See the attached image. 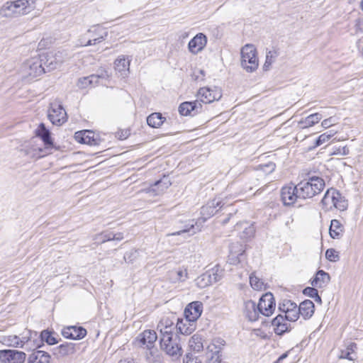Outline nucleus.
<instances>
[{
	"mask_svg": "<svg viewBox=\"0 0 363 363\" xmlns=\"http://www.w3.org/2000/svg\"><path fill=\"white\" fill-rule=\"evenodd\" d=\"M279 310L284 313V316L281 314L278 315L273 319L272 324L274 327V333L277 335H282L291 329V323L289 322H295L299 317L298 306L296 303L290 300H284L279 304Z\"/></svg>",
	"mask_w": 363,
	"mask_h": 363,
	"instance_id": "f257e3e1",
	"label": "nucleus"
},
{
	"mask_svg": "<svg viewBox=\"0 0 363 363\" xmlns=\"http://www.w3.org/2000/svg\"><path fill=\"white\" fill-rule=\"evenodd\" d=\"M221 202L214 199L206 205L203 206L201 209V217L198 220L197 222L194 223V220H191L186 226V228L182 230L172 233V235H179L186 233H191V235H194L196 231L200 230V225L203 223L208 218L213 216L217 212L216 208L220 206Z\"/></svg>",
	"mask_w": 363,
	"mask_h": 363,
	"instance_id": "f03ea898",
	"label": "nucleus"
},
{
	"mask_svg": "<svg viewBox=\"0 0 363 363\" xmlns=\"http://www.w3.org/2000/svg\"><path fill=\"white\" fill-rule=\"evenodd\" d=\"M324 180L319 177H312L298 184L299 197L302 200L311 199L319 194L325 187Z\"/></svg>",
	"mask_w": 363,
	"mask_h": 363,
	"instance_id": "7ed1b4c3",
	"label": "nucleus"
},
{
	"mask_svg": "<svg viewBox=\"0 0 363 363\" xmlns=\"http://www.w3.org/2000/svg\"><path fill=\"white\" fill-rule=\"evenodd\" d=\"M45 72L43 66V60L38 57H33L25 61L19 69L21 77L30 82Z\"/></svg>",
	"mask_w": 363,
	"mask_h": 363,
	"instance_id": "20e7f679",
	"label": "nucleus"
},
{
	"mask_svg": "<svg viewBox=\"0 0 363 363\" xmlns=\"http://www.w3.org/2000/svg\"><path fill=\"white\" fill-rule=\"evenodd\" d=\"M161 349L173 359H178L183 354V350L178 335L160 338Z\"/></svg>",
	"mask_w": 363,
	"mask_h": 363,
	"instance_id": "39448f33",
	"label": "nucleus"
},
{
	"mask_svg": "<svg viewBox=\"0 0 363 363\" xmlns=\"http://www.w3.org/2000/svg\"><path fill=\"white\" fill-rule=\"evenodd\" d=\"M241 65L247 72H253L257 69V50L253 45L247 44L242 48Z\"/></svg>",
	"mask_w": 363,
	"mask_h": 363,
	"instance_id": "423d86ee",
	"label": "nucleus"
},
{
	"mask_svg": "<svg viewBox=\"0 0 363 363\" xmlns=\"http://www.w3.org/2000/svg\"><path fill=\"white\" fill-rule=\"evenodd\" d=\"M298 184L283 186L281 190V199L284 206H291L296 202L301 201L299 197Z\"/></svg>",
	"mask_w": 363,
	"mask_h": 363,
	"instance_id": "0eeeda50",
	"label": "nucleus"
},
{
	"mask_svg": "<svg viewBox=\"0 0 363 363\" xmlns=\"http://www.w3.org/2000/svg\"><path fill=\"white\" fill-rule=\"evenodd\" d=\"M26 359L24 352L16 350H0V362L1 363H23Z\"/></svg>",
	"mask_w": 363,
	"mask_h": 363,
	"instance_id": "6e6552de",
	"label": "nucleus"
},
{
	"mask_svg": "<svg viewBox=\"0 0 363 363\" xmlns=\"http://www.w3.org/2000/svg\"><path fill=\"white\" fill-rule=\"evenodd\" d=\"M48 118L52 124L60 125L67 121V113L62 105L54 102L50 104Z\"/></svg>",
	"mask_w": 363,
	"mask_h": 363,
	"instance_id": "1a4fd4ad",
	"label": "nucleus"
},
{
	"mask_svg": "<svg viewBox=\"0 0 363 363\" xmlns=\"http://www.w3.org/2000/svg\"><path fill=\"white\" fill-rule=\"evenodd\" d=\"M200 102L210 104L218 101L222 97L221 89L218 87H202L198 91Z\"/></svg>",
	"mask_w": 363,
	"mask_h": 363,
	"instance_id": "9d476101",
	"label": "nucleus"
},
{
	"mask_svg": "<svg viewBox=\"0 0 363 363\" xmlns=\"http://www.w3.org/2000/svg\"><path fill=\"white\" fill-rule=\"evenodd\" d=\"M257 309L263 315L269 316L272 315L275 309V302L272 293H266L260 298Z\"/></svg>",
	"mask_w": 363,
	"mask_h": 363,
	"instance_id": "9b49d317",
	"label": "nucleus"
},
{
	"mask_svg": "<svg viewBox=\"0 0 363 363\" xmlns=\"http://www.w3.org/2000/svg\"><path fill=\"white\" fill-rule=\"evenodd\" d=\"M171 184L172 182L169 178L167 176H164L161 179L155 182L154 184L151 185L145 191L147 194H149L150 196H160L163 194Z\"/></svg>",
	"mask_w": 363,
	"mask_h": 363,
	"instance_id": "f8f14e48",
	"label": "nucleus"
},
{
	"mask_svg": "<svg viewBox=\"0 0 363 363\" xmlns=\"http://www.w3.org/2000/svg\"><path fill=\"white\" fill-rule=\"evenodd\" d=\"M176 326L172 320L168 317L162 318L157 325V330L160 333V338H164L175 335L174 333Z\"/></svg>",
	"mask_w": 363,
	"mask_h": 363,
	"instance_id": "ddd939ff",
	"label": "nucleus"
},
{
	"mask_svg": "<svg viewBox=\"0 0 363 363\" xmlns=\"http://www.w3.org/2000/svg\"><path fill=\"white\" fill-rule=\"evenodd\" d=\"M202 109V105L199 101H185L179 106V112L182 116H194Z\"/></svg>",
	"mask_w": 363,
	"mask_h": 363,
	"instance_id": "4468645a",
	"label": "nucleus"
},
{
	"mask_svg": "<svg viewBox=\"0 0 363 363\" xmlns=\"http://www.w3.org/2000/svg\"><path fill=\"white\" fill-rule=\"evenodd\" d=\"M107 32L99 26H94L87 30L89 39L85 45H95L101 42L107 36Z\"/></svg>",
	"mask_w": 363,
	"mask_h": 363,
	"instance_id": "2eb2a0df",
	"label": "nucleus"
},
{
	"mask_svg": "<svg viewBox=\"0 0 363 363\" xmlns=\"http://www.w3.org/2000/svg\"><path fill=\"white\" fill-rule=\"evenodd\" d=\"M37 0H15L13 1L16 7L18 16L29 14L35 10Z\"/></svg>",
	"mask_w": 363,
	"mask_h": 363,
	"instance_id": "dca6fc26",
	"label": "nucleus"
},
{
	"mask_svg": "<svg viewBox=\"0 0 363 363\" xmlns=\"http://www.w3.org/2000/svg\"><path fill=\"white\" fill-rule=\"evenodd\" d=\"M157 339V335L155 331L145 330L138 336L136 341L140 346H145L147 349H150L151 347H155L154 344Z\"/></svg>",
	"mask_w": 363,
	"mask_h": 363,
	"instance_id": "f3484780",
	"label": "nucleus"
},
{
	"mask_svg": "<svg viewBox=\"0 0 363 363\" xmlns=\"http://www.w3.org/2000/svg\"><path fill=\"white\" fill-rule=\"evenodd\" d=\"M203 304L200 301H194L188 304L184 310V315L186 318L196 321L201 315Z\"/></svg>",
	"mask_w": 363,
	"mask_h": 363,
	"instance_id": "a211bd4d",
	"label": "nucleus"
},
{
	"mask_svg": "<svg viewBox=\"0 0 363 363\" xmlns=\"http://www.w3.org/2000/svg\"><path fill=\"white\" fill-rule=\"evenodd\" d=\"M64 337L72 340L82 339L86 335V330L82 327L69 326L62 331Z\"/></svg>",
	"mask_w": 363,
	"mask_h": 363,
	"instance_id": "6ab92c4d",
	"label": "nucleus"
},
{
	"mask_svg": "<svg viewBox=\"0 0 363 363\" xmlns=\"http://www.w3.org/2000/svg\"><path fill=\"white\" fill-rule=\"evenodd\" d=\"M207 43L206 37L203 33L196 35L189 43V51L196 54L201 51Z\"/></svg>",
	"mask_w": 363,
	"mask_h": 363,
	"instance_id": "aec40b11",
	"label": "nucleus"
},
{
	"mask_svg": "<svg viewBox=\"0 0 363 363\" xmlns=\"http://www.w3.org/2000/svg\"><path fill=\"white\" fill-rule=\"evenodd\" d=\"M18 14L13 1H7L0 7V18H18Z\"/></svg>",
	"mask_w": 363,
	"mask_h": 363,
	"instance_id": "412c9836",
	"label": "nucleus"
},
{
	"mask_svg": "<svg viewBox=\"0 0 363 363\" xmlns=\"http://www.w3.org/2000/svg\"><path fill=\"white\" fill-rule=\"evenodd\" d=\"M176 328L179 332L185 335L191 334L196 329V321L185 317L184 320H178Z\"/></svg>",
	"mask_w": 363,
	"mask_h": 363,
	"instance_id": "4be33fe9",
	"label": "nucleus"
},
{
	"mask_svg": "<svg viewBox=\"0 0 363 363\" xmlns=\"http://www.w3.org/2000/svg\"><path fill=\"white\" fill-rule=\"evenodd\" d=\"M74 138L76 140L80 143L88 144L90 145H97V141L94 138V133L85 130L75 133Z\"/></svg>",
	"mask_w": 363,
	"mask_h": 363,
	"instance_id": "5701e85b",
	"label": "nucleus"
},
{
	"mask_svg": "<svg viewBox=\"0 0 363 363\" xmlns=\"http://www.w3.org/2000/svg\"><path fill=\"white\" fill-rule=\"evenodd\" d=\"M130 59L124 55L119 56L114 62V68L123 77L126 76L129 72Z\"/></svg>",
	"mask_w": 363,
	"mask_h": 363,
	"instance_id": "b1692460",
	"label": "nucleus"
},
{
	"mask_svg": "<svg viewBox=\"0 0 363 363\" xmlns=\"http://www.w3.org/2000/svg\"><path fill=\"white\" fill-rule=\"evenodd\" d=\"M76 352L74 343L65 342L54 348L53 354L57 357L73 354Z\"/></svg>",
	"mask_w": 363,
	"mask_h": 363,
	"instance_id": "393cba45",
	"label": "nucleus"
},
{
	"mask_svg": "<svg viewBox=\"0 0 363 363\" xmlns=\"http://www.w3.org/2000/svg\"><path fill=\"white\" fill-rule=\"evenodd\" d=\"M28 341L26 337L20 338L16 335L4 336L3 337V344L7 347L15 348H23L26 342Z\"/></svg>",
	"mask_w": 363,
	"mask_h": 363,
	"instance_id": "a878e982",
	"label": "nucleus"
},
{
	"mask_svg": "<svg viewBox=\"0 0 363 363\" xmlns=\"http://www.w3.org/2000/svg\"><path fill=\"white\" fill-rule=\"evenodd\" d=\"M225 345V340L222 338H215L212 342L207 346L206 355L207 357L211 356H221L220 354L222 347Z\"/></svg>",
	"mask_w": 363,
	"mask_h": 363,
	"instance_id": "bb28decb",
	"label": "nucleus"
},
{
	"mask_svg": "<svg viewBox=\"0 0 363 363\" xmlns=\"http://www.w3.org/2000/svg\"><path fill=\"white\" fill-rule=\"evenodd\" d=\"M50 355L44 351L37 350L31 353L28 358V363H50Z\"/></svg>",
	"mask_w": 363,
	"mask_h": 363,
	"instance_id": "cd10ccee",
	"label": "nucleus"
},
{
	"mask_svg": "<svg viewBox=\"0 0 363 363\" xmlns=\"http://www.w3.org/2000/svg\"><path fill=\"white\" fill-rule=\"evenodd\" d=\"M260 312L257 309V306L252 301H248L245 303V315L250 321H256Z\"/></svg>",
	"mask_w": 363,
	"mask_h": 363,
	"instance_id": "c85d7f7f",
	"label": "nucleus"
},
{
	"mask_svg": "<svg viewBox=\"0 0 363 363\" xmlns=\"http://www.w3.org/2000/svg\"><path fill=\"white\" fill-rule=\"evenodd\" d=\"M298 308L300 310L298 315H301L305 320H306L309 319L313 315L315 306L311 300H306L300 303Z\"/></svg>",
	"mask_w": 363,
	"mask_h": 363,
	"instance_id": "c756f323",
	"label": "nucleus"
},
{
	"mask_svg": "<svg viewBox=\"0 0 363 363\" xmlns=\"http://www.w3.org/2000/svg\"><path fill=\"white\" fill-rule=\"evenodd\" d=\"M357 349V345L354 342H348L345 345V348L341 350L339 357L340 359H347L353 361L357 359L355 351Z\"/></svg>",
	"mask_w": 363,
	"mask_h": 363,
	"instance_id": "7c9ffc66",
	"label": "nucleus"
},
{
	"mask_svg": "<svg viewBox=\"0 0 363 363\" xmlns=\"http://www.w3.org/2000/svg\"><path fill=\"white\" fill-rule=\"evenodd\" d=\"M330 281V275L323 270H319L316 273L315 278L311 281V285L322 288L325 286Z\"/></svg>",
	"mask_w": 363,
	"mask_h": 363,
	"instance_id": "2f4dec72",
	"label": "nucleus"
},
{
	"mask_svg": "<svg viewBox=\"0 0 363 363\" xmlns=\"http://www.w3.org/2000/svg\"><path fill=\"white\" fill-rule=\"evenodd\" d=\"M36 135L40 137L44 143L45 145L53 147V143L50 137V133L43 123H40L35 130Z\"/></svg>",
	"mask_w": 363,
	"mask_h": 363,
	"instance_id": "473e14b6",
	"label": "nucleus"
},
{
	"mask_svg": "<svg viewBox=\"0 0 363 363\" xmlns=\"http://www.w3.org/2000/svg\"><path fill=\"white\" fill-rule=\"evenodd\" d=\"M322 115L319 113H313L306 118L301 119L298 122V125L301 128L311 127L318 123L322 119Z\"/></svg>",
	"mask_w": 363,
	"mask_h": 363,
	"instance_id": "72a5a7b5",
	"label": "nucleus"
},
{
	"mask_svg": "<svg viewBox=\"0 0 363 363\" xmlns=\"http://www.w3.org/2000/svg\"><path fill=\"white\" fill-rule=\"evenodd\" d=\"M57 55L54 56L52 53L43 55L38 57L40 60H43V64L46 66V67L50 70L55 69L57 65L62 62V60L57 59Z\"/></svg>",
	"mask_w": 363,
	"mask_h": 363,
	"instance_id": "f704fd0d",
	"label": "nucleus"
},
{
	"mask_svg": "<svg viewBox=\"0 0 363 363\" xmlns=\"http://www.w3.org/2000/svg\"><path fill=\"white\" fill-rule=\"evenodd\" d=\"M52 148L53 147H48V145H45L43 148L32 147L27 151V154L34 159H39L50 154Z\"/></svg>",
	"mask_w": 363,
	"mask_h": 363,
	"instance_id": "c9c22d12",
	"label": "nucleus"
},
{
	"mask_svg": "<svg viewBox=\"0 0 363 363\" xmlns=\"http://www.w3.org/2000/svg\"><path fill=\"white\" fill-rule=\"evenodd\" d=\"M335 196H339V192L333 189H328L325 194L321 203L328 209H331L333 201L336 199Z\"/></svg>",
	"mask_w": 363,
	"mask_h": 363,
	"instance_id": "e433bc0d",
	"label": "nucleus"
},
{
	"mask_svg": "<svg viewBox=\"0 0 363 363\" xmlns=\"http://www.w3.org/2000/svg\"><path fill=\"white\" fill-rule=\"evenodd\" d=\"M243 228L242 238L247 239L252 237L255 234V228L252 225L249 224L247 222L238 223L235 225V230H239L240 228Z\"/></svg>",
	"mask_w": 363,
	"mask_h": 363,
	"instance_id": "4c0bfd02",
	"label": "nucleus"
},
{
	"mask_svg": "<svg viewBox=\"0 0 363 363\" xmlns=\"http://www.w3.org/2000/svg\"><path fill=\"white\" fill-rule=\"evenodd\" d=\"M162 355L157 347L147 349L146 359L148 363H162Z\"/></svg>",
	"mask_w": 363,
	"mask_h": 363,
	"instance_id": "58836bf2",
	"label": "nucleus"
},
{
	"mask_svg": "<svg viewBox=\"0 0 363 363\" xmlns=\"http://www.w3.org/2000/svg\"><path fill=\"white\" fill-rule=\"evenodd\" d=\"M343 232V226L338 220H332L329 228L330 236L333 239H339Z\"/></svg>",
	"mask_w": 363,
	"mask_h": 363,
	"instance_id": "ea45409f",
	"label": "nucleus"
},
{
	"mask_svg": "<svg viewBox=\"0 0 363 363\" xmlns=\"http://www.w3.org/2000/svg\"><path fill=\"white\" fill-rule=\"evenodd\" d=\"M165 121L160 113H153L147 118V124L155 128H160Z\"/></svg>",
	"mask_w": 363,
	"mask_h": 363,
	"instance_id": "a19ab883",
	"label": "nucleus"
},
{
	"mask_svg": "<svg viewBox=\"0 0 363 363\" xmlns=\"http://www.w3.org/2000/svg\"><path fill=\"white\" fill-rule=\"evenodd\" d=\"M245 252V249L243 246L239 243L233 244L231 245L230 249L231 259H233V257H236V260L233 261V263H235L236 262H240V256H242Z\"/></svg>",
	"mask_w": 363,
	"mask_h": 363,
	"instance_id": "79ce46f5",
	"label": "nucleus"
},
{
	"mask_svg": "<svg viewBox=\"0 0 363 363\" xmlns=\"http://www.w3.org/2000/svg\"><path fill=\"white\" fill-rule=\"evenodd\" d=\"M189 347L196 352H199L203 349L202 339L199 335H194L189 341Z\"/></svg>",
	"mask_w": 363,
	"mask_h": 363,
	"instance_id": "37998d69",
	"label": "nucleus"
},
{
	"mask_svg": "<svg viewBox=\"0 0 363 363\" xmlns=\"http://www.w3.org/2000/svg\"><path fill=\"white\" fill-rule=\"evenodd\" d=\"M196 284L199 288H205L213 283L211 279V275L206 274L205 273L196 279Z\"/></svg>",
	"mask_w": 363,
	"mask_h": 363,
	"instance_id": "c03bdc74",
	"label": "nucleus"
},
{
	"mask_svg": "<svg viewBox=\"0 0 363 363\" xmlns=\"http://www.w3.org/2000/svg\"><path fill=\"white\" fill-rule=\"evenodd\" d=\"M206 274L211 275V279L213 283L218 281L222 277V270L218 266H216L211 270H208Z\"/></svg>",
	"mask_w": 363,
	"mask_h": 363,
	"instance_id": "a18cd8bd",
	"label": "nucleus"
},
{
	"mask_svg": "<svg viewBox=\"0 0 363 363\" xmlns=\"http://www.w3.org/2000/svg\"><path fill=\"white\" fill-rule=\"evenodd\" d=\"M250 283L251 286L257 291L262 290L264 287L263 281L254 274H252L250 277Z\"/></svg>",
	"mask_w": 363,
	"mask_h": 363,
	"instance_id": "49530a36",
	"label": "nucleus"
},
{
	"mask_svg": "<svg viewBox=\"0 0 363 363\" xmlns=\"http://www.w3.org/2000/svg\"><path fill=\"white\" fill-rule=\"evenodd\" d=\"M335 200L333 201V207H335L337 209L340 211H344L347 207V201L341 196V194L339 193V196H335Z\"/></svg>",
	"mask_w": 363,
	"mask_h": 363,
	"instance_id": "de8ad7c7",
	"label": "nucleus"
},
{
	"mask_svg": "<svg viewBox=\"0 0 363 363\" xmlns=\"http://www.w3.org/2000/svg\"><path fill=\"white\" fill-rule=\"evenodd\" d=\"M335 133L333 130H329L326 133L321 134L316 140L315 146H320V145L328 141Z\"/></svg>",
	"mask_w": 363,
	"mask_h": 363,
	"instance_id": "09e8293b",
	"label": "nucleus"
},
{
	"mask_svg": "<svg viewBox=\"0 0 363 363\" xmlns=\"http://www.w3.org/2000/svg\"><path fill=\"white\" fill-rule=\"evenodd\" d=\"M42 340L45 341L48 345H55L57 342L56 338L52 336L51 332L43 330L40 334Z\"/></svg>",
	"mask_w": 363,
	"mask_h": 363,
	"instance_id": "8fccbe9b",
	"label": "nucleus"
},
{
	"mask_svg": "<svg viewBox=\"0 0 363 363\" xmlns=\"http://www.w3.org/2000/svg\"><path fill=\"white\" fill-rule=\"evenodd\" d=\"M96 78L94 76H88L79 79L77 86L80 89H86L91 86V79Z\"/></svg>",
	"mask_w": 363,
	"mask_h": 363,
	"instance_id": "3c124183",
	"label": "nucleus"
},
{
	"mask_svg": "<svg viewBox=\"0 0 363 363\" xmlns=\"http://www.w3.org/2000/svg\"><path fill=\"white\" fill-rule=\"evenodd\" d=\"M325 257L330 262H336L339 259L338 252L333 248L328 249L325 252Z\"/></svg>",
	"mask_w": 363,
	"mask_h": 363,
	"instance_id": "603ef678",
	"label": "nucleus"
},
{
	"mask_svg": "<svg viewBox=\"0 0 363 363\" xmlns=\"http://www.w3.org/2000/svg\"><path fill=\"white\" fill-rule=\"evenodd\" d=\"M138 252L136 250H132L129 252H127L124 255V259L125 262H131L134 259H135L138 256Z\"/></svg>",
	"mask_w": 363,
	"mask_h": 363,
	"instance_id": "864d4df0",
	"label": "nucleus"
},
{
	"mask_svg": "<svg viewBox=\"0 0 363 363\" xmlns=\"http://www.w3.org/2000/svg\"><path fill=\"white\" fill-rule=\"evenodd\" d=\"M96 240H99L101 242L112 240V233H103L96 236Z\"/></svg>",
	"mask_w": 363,
	"mask_h": 363,
	"instance_id": "5fc2aeb1",
	"label": "nucleus"
},
{
	"mask_svg": "<svg viewBox=\"0 0 363 363\" xmlns=\"http://www.w3.org/2000/svg\"><path fill=\"white\" fill-rule=\"evenodd\" d=\"M303 292L306 296L313 298H314V297L318 293V290L314 287H306L303 289Z\"/></svg>",
	"mask_w": 363,
	"mask_h": 363,
	"instance_id": "6e6d98bb",
	"label": "nucleus"
},
{
	"mask_svg": "<svg viewBox=\"0 0 363 363\" xmlns=\"http://www.w3.org/2000/svg\"><path fill=\"white\" fill-rule=\"evenodd\" d=\"M272 62H273V55H272V52L271 51H269L267 54L266 61H265L264 65L263 66V69L264 70H268L269 67L272 64Z\"/></svg>",
	"mask_w": 363,
	"mask_h": 363,
	"instance_id": "4d7b16f0",
	"label": "nucleus"
},
{
	"mask_svg": "<svg viewBox=\"0 0 363 363\" xmlns=\"http://www.w3.org/2000/svg\"><path fill=\"white\" fill-rule=\"evenodd\" d=\"M184 363H201V361L197 357L188 354L184 359Z\"/></svg>",
	"mask_w": 363,
	"mask_h": 363,
	"instance_id": "13d9d810",
	"label": "nucleus"
},
{
	"mask_svg": "<svg viewBox=\"0 0 363 363\" xmlns=\"http://www.w3.org/2000/svg\"><path fill=\"white\" fill-rule=\"evenodd\" d=\"M176 274H177L176 279L177 281H183L187 278V272L186 269L179 270L176 272Z\"/></svg>",
	"mask_w": 363,
	"mask_h": 363,
	"instance_id": "bf43d9fd",
	"label": "nucleus"
},
{
	"mask_svg": "<svg viewBox=\"0 0 363 363\" xmlns=\"http://www.w3.org/2000/svg\"><path fill=\"white\" fill-rule=\"evenodd\" d=\"M95 74L98 75L100 79H107L109 78L108 72L105 69H99Z\"/></svg>",
	"mask_w": 363,
	"mask_h": 363,
	"instance_id": "052dcab7",
	"label": "nucleus"
},
{
	"mask_svg": "<svg viewBox=\"0 0 363 363\" xmlns=\"http://www.w3.org/2000/svg\"><path fill=\"white\" fill-rule=\"evenodd\" d=\"M208 363H221V356H211L207 357Z\"/></svg>",
	"mask_w": 363,
	"mask_h": 363,
	"instance_id": "680f3d73",
	"label": "nucleus"
},
{
	"mask_svg": "<svg viewBox=\"0 0 363 363\" xmlns=\"http://www.w3.org/2000/svg\"><path fill=\"white\" fill-rule=\"evenodd\" d=\"M333 125V118H329L322 121L321 125L324 128H328Z\"/></svg>",
	"mask_w": 363,
	"mask_h": 363,
	"instance_id": "e2e57ef3",
	"label": "nucleus"
},
{
	"mask_svg": "<svg viewBox=\"0 0 363 363\" xmlns=\"http://www.w3.org/2000/svg\"><path fill=\"white\" fill-rule=\"evenodd\" d=\"M123 238L122 233H112V240H121Z\"/></svg>",
	"mask_w": 363,
	"mask_h": 363,
	"instance_id": "0e129e2a",
	"label": "nucleus"
},
{
	"mask_svg": "<svg viewBox=\"0 0 363 363\" xmlns=\"http://www.w3.org/2000/svg\"><path fill=\"white\" fill-rule=\"evenodd\" d=\"M89 39L88 35L86 33L80 39H79V45L81 46H86L84 44L86 43L87 40Z\"/></svg>",
	"mask_w": 363,
	"mask_h": 363,
	"instance_id": "69168bd1",
	"label": "nucleus"
},
{
	"mask_svg": "<svg viewBox=\"0 0 363 363\" xmlns=\"http://www.w3.org/2000/svg\"><path fill=\"white\" fill-rule=\"evenodd\" d=\"M91 76H94L96 77V78L91 79V86H94V85L98 84L99 80L100 79L99 77H98V75L91 74Z\"/></svg>",
	"mask_w": 363,
	"mask_h": 363,
	"instance_id": "338daca9",
	"label": "nucleus"
},
{
	"mask_svg": "<svg viewBox=\"0 0 363 363\" xmlns=\"http://www.w3.org/2000/svg\"><path fill=\"white\" fill-rule=\"evenodd\" d=\"M264 167H268L269 169V172H272L275 169V164L271 162L264 165Z\"/></svg>",
	"mask_w": 363,
	"mask_h": 363,
	"instance_id": "774afa93",
	"label": "nucleus"
}]
</instances>
